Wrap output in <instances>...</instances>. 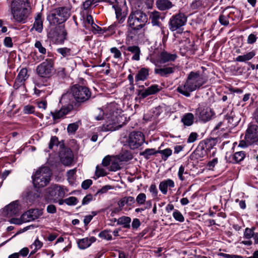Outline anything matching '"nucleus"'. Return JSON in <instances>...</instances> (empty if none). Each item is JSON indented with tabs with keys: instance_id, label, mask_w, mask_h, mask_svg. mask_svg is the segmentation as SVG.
<instances>
[{
	"instance_id": "44",
	"label": "nucleus",
	"mask_w": 258,
	"mask_h": 258,
	"mask_svg": "<svg viewBox=\"0 0 258 258\" xmlns=\"http://www.w3.org/2000/svg\"><path fill=\"white\" fill-rule=\"evenodd\" d=\"M172 153V151L170 148H166L163 150H158V153L161 154L162 159L164 161H166L171 155Z\"/></svg>"
},
{
	"instance_id": "33",
	"label": "nucleus",
	"mask_w": 258,
	"mask_h": 258,
	"mask_svg": "<svg viewBox=\"0 0 258 258\" xmlns=\"http://www.w3.org/2000/svg\"><path fill=\"white\" fill-rule=\"evenodd\" d=\"M211 0H195L191 4L194 9H197L200 7H206L210 4Z\"/></svg>"
},
{
	"instance_id": "1",
	"label": "nucleus",
	"mask_w": 258,
	"mask_h": 258,
	"mask_svg": "<svg viewBox=\"0 0 258 258\" xmlns=\"http://www.w3.org/2000/svg\"><path fill=\"white\" fill-rule=\"evenodd\" d=\"M91 94L88 87L76 84L62 95L60 102H70L78 108L90 99Z\"/></svg>"
},
{
	"instance_id": "59",
	"label": "nucleus",
	"mask_w": 258,
	"mask_h": 258,
	"mask_svg": "<svg viewBox=\"0 0 258 258\" xmlns=\"http://www.w3.org/2000/svg\"><path fill=\"white\" fill-rule=\"evenodd\" d=\"M218 255L224 258H241L242 256L237 254H229L225 253L220 252Z\"/></svg>"
},
{
	"instance_id": "19",
	"label": "nucleus",
	"mask_w": 258,
	"mask_h": 258,
	"mask_svg": "<svg viewBox=\"0 0 258 258\" xmlns=\"http://www.w3.org/2000/svg\"><path fill=\"white\" fill-rule=\"evenodd\" d=\"M47 192L50 196L56 198L63 197L65 194L63 189L57 185L48 188Z\"/></svg>"
},
{
	"instance_id": "46",
	"label": "nucleus",
	"mask_w": 258,
	"mask_h": 258,
	"mask_svg": "<svg viewBox=\"0 0 258 258\" xmlns=\"http://www.w3.org/2000/svg\"><path fill=\"white\" fill-rule=\"evenodd\" d=\"M98 3V0H86L82 4V7L84 10H89L92 6Z\"/></svg>"
},
{
	"instance_id": "27",
	"label": "nucleus",
	"mask_w": 258,
	"mask_h": 258,
	"mask_svg": "<svg viewBox=\"0 0 258 258\" xmlns=\"http://www.w3.org/2000/svg\"><path fill=\"white\" fill-rule=\"evenodd\" d=\"M175 186L174 181L171 179H167L161 181L159 185V188L163 195H166L168 187H174Z\"/></svg>"
},
{
	"instance_id": "64",
	"label": "nucleus",
	"mask_w": 258,
	"mask_h": 258,
	"mask_svg": "<svg viewBox=\"0 0 258 258\" xmlns=\"http://www.w3.org/2000/svg\"><path fill=\"white\" fill-rule=\"evenodd\" d=\"M149 191L152 194L153 197L155 198L158 195V190L155 184H152L149 188Z\"/></svg>"
},
{
	"instance_id": "37",
	"label": "nucleus",
	"mask_w": 258,
	"mask_h": 258,
	"mask_svg": "<svg viewBox=\"0 0 258 258\" xmlns=\"http://www.w3.org/2000/svg\"><path fill=\"white\" fill-rule=\"evenodd\" d=\"M64 103H67L66 105H62L60 108L62 112V114L64 117L66 115L68 114L72 110H73L75 105L70 102H63Z\"/></svg>"
},
{
	"instance_id": "22",
	"label": "nucleus",
	"mask_w": 258,
	"mask_h": 258,
	"mask_svg": "<svg viewBox=\"0 0 258 258\" xmlns=\"http://www.w3.org/2000/svg\"><path fill=\"white\" fill-rule=\"evenodd\" d=\"M42 16V14L41 13H37L36 16L35 17V21L31 30L34 29L35 31L38 33L42 32L43 28V20Z\"/></svg>"
},
{
	"instance_id": "2",
	"label": "nucleus",
	"mask_w": 258,
	"mask_h": 258,
	"mask_svg": "<svg viewBox=\"0 0 258 258\" xmlns=\"http://www.w3.org/2000/svg\"><path fill=\"white\" fill-rule=\"evenodd\" d=\"M207 79L201 75L200 71L190 72L187 76L184 84L179 85L176 91L183 96L188 97L190 92L199 89L207 82Z\"/></svg>"
},
{
	"instance_id": "61",
	"label": "nucleus",
	"mask_w": 258,
	"mask_h": 258,
	"mask_svg": "<svg viewBox=\"0 0 258 258\" xmlns=\"http://www.w3.org/2000/svg\"><path fill=\"white\" fill-rule=\"evenodd\" d=\"M35 108L32 105H26L24 107L23 111L25 114H31L34 112Z\"/></svg>"
},
{
	"instance_id": "53",
	"label": "nucleus",
	"mask_w": 258,
	"mask_h": 258,
	"mask_svg": "<svg viewBox=\"0 0 258 258\" xmlns=\"http://www.w3.org/2000/svg\"><path fill=\"white\" fill-rule=\"evenodd\" d=\"M59 144L58 138L56 136H52L48 145L49 149H52L54 146H57Z\"/></svg>"
},
{
	"instance_id": "10",
	"label": "nucleus",
	"mask_w": 258,
	"mask_h": 258,
	"mask_svg": "<svg viewBox=\"0 0 258 258\" xmlns=\"http://www.w3.org/2000/svg\"><path fill=\"white\" fill-rule=\"evenodd\" d=\"M187 17L183 13H178L173 15L170 19L169 28L173 32L176 30L182 31V27L186 23Z\"/></svg>"
},
{
	"instance_id": "12",
	"label": "nucleus",
	"mask_w": 258,
	"mask_h": 258,
	"mask_svg": "<svg viewBox=\"0 0 258 258\" xmlns=\"http://www.w3.org/2000/svg\"><path fill=\"white\" fill-rule=\"evenodd\" d=\"M245 142L248 145H250L255 143L258 141V126L256 124H250L246 130L245 135ZM239 146L241 147H245L242 144V142H240Z\"/></svg>"
},
{
	"instance_id": "9",
	"label": "nucleus",
	"mask_w": 258,
	"mask_h": 258,
	"mask_svg": "<svg viewBox=\"0 0 258 258\" xmlns=\"http://www.w3.org/2000/svg\"><path fill=\"white\" fill-rule=\"evenodd\" d=\"M49 37L57 44H63L67 39V32L64 25H58L50 30L48 33Z\"/></svg>"
},
{
	"instance_id": "56",
	"label": "nucleus",
	"mask_w": 258,
	"mask_h": 258,
	"mask_svg": "<svg viewBox=\"0 0 258 258\" xmlns=\"http://www.w3.org/2000/svg\"><path fill=\"white\" fill-rule=\"evenodd\" d=\"M95 175L98 177L104 176L106 175L105 170L102 168H100L98 165L96 167Z\"/></svg>"
},
{
	"instance_id": "29",
	"label": "nucleus",
	"mask_w": 258,
	"mask_h": 258,
	"mask_svg": "<svg viewBox=\"0 0 258 258\" xmlns=\"http://www.w3.org/2000/svg\"><path fill=\"white\" fill-rule=\"evenodd\" d=\"M112 5V8L115 10L117 20L120 24L122 23L125 19L126 14L122 12V10L118 6L117 2L116 3Z\"/></svg>"
},
{
	"instance_id": "47",
	"label": "nucleus",
	"mask_w": 258,
	"mask_h": 258,
	"mask_svg": "<svg viewBox=\"0 0 258 258\" xmlns=\"http://www.w3.org/2000/svg\"><path fill=\"white\" fill-rule=\"evenodd\" d=\"M173 218L176 220L177 221H178L179 222H183L184 221V218L182 214L180 212H179L178 210L175 209L174 210L173 213Z\"/></svg>"
},
{
	"instance_id": "41",
	"label": "nucleus",
	"mask_w": 258,
	"mask_h": 258,
	"mask_svg": "<svg viewBox=\"0 0 258 258\" xmlns=\"http://www.w3.org/2000/svg\"><path fill=\"white\" fill-rule=\"evenodd\" d=\"M27 73L28 71L26 68L22 69L18 73V75L17 76L16 79L25 82V81L28 79L29 77V75H28Z\"/></svg>"
},
{
	"instance_id": "51",
	"label": "nucleus",
	"mask_w": 258,
	"mask_h": 258,
	"mask_svg": "<svg viewBox=\"0 0 258 258\" xmlns=\"http://www.w3.org/2000/svg\"><path fill=\"white\" fill-rule=\"evenodd\" d=\"M65 204L68 206H75L79 202L78 199L75 197H70L65 199Z\"/></svg>"
},
{
	"instance_id": "31",
	"label": "nucleus",
	"mask_w": 258,
	"mask_h": 258,
	"mask_svg": "<svg viewBox=\"0 0 258 258\" xmlns=\"http://www.w3.org/2000/svg\"><path fill=\"white\" fill-rule=\"evenodd\" d=\"M201 142L203 143V145L207 152L210 151L217 144V139L211 138L203 140Z\"/></svg>"
},
{
	"instance_id": "6",
	"label": "nucleus",
	"mask_w": 258,
	"mask_h": 258,
	"mask_svg": "<svg viewBox=\"0 0 258 258\" xmlns=\"http://www.w3.org/2000/svg\"><path fill=\"white\" fill-rule=\"evenodd\" d=\"M51 171L49 167L43 166L38 169L32 176L34 186L37 188L46 186L50 180Z\"/></svg>"
},
{
	"instance_id": "28",
	"label": "nucleus",
	"mask_w": 258,
	"mask_h": 258,
	"mask_svg": "<svg viewBox=\"0 0 258 258\" xmlns=\"http://www.w3.org/2000/svg\"><path fill=\"white\" fill-rule=\"evenodd\" d=\"M245 155V152L244 151L236 152L229 156L228 162L233 164L238 163L243 160Z\"/></svg>"
},
{
	"instance_id": "54",
	"label": "nucleus",
	"mask_w": 258,
	"mask_h": 258,
	"mask_svg": "<svg viewBox=\"0 0 258 258\" xmlns=\"http://www.w3.org/2000/svg\"><path fill=\"white\" fill-rule=\"evenodd\" d=\"M218 162L217 158H215L212 160L209 161L206 164V167L208 170H214V168Z\"/></svg>"
},
{
	"instance_id": "49",
	"label": "nucleus",
	"mask_w": 258,
	"mask_h": 258,
	"mask_svg": "<svg viewBox=\"0 0 258 258\" xmlns=\"http://www.w3.org/2000/svg\"><path fill=\"white\" fill-rule=\"evenodd\" d=\"M146 200V195L144 193L139 194L136 199L138 205L139 206L145 204Z\"/></svg>"
},
{
	"instance_id": "55",
	"label": "nucleus",
	"mask_w": 258,
	"mask_h": 258,
	"mask_svg": "<svg viewBox=\"0 0 258 258\" xmlns=\"http://www.w3.org/2000/svg\"><path fill=\"white\" fill-rule=\"evenodd\" d=\"M35 47L38 49L39 52L42 54H45L46 53V49L45 47H44L41 42L40 41L37 40L34 44Z\"/></svg>"
},
{
	"instance_id": "42",
	"label": "nucleus",
	"mask_w": 258,
	"mask_h": 258,
	"mask_svg": "<svg viewBox=\"0 0 258 258\" xmlns=\"http://www.w3.org/2000/svg\"><path fill=\"white\" fill-rule=\"evenodd\" d=\"M50 113L52 117L54 123L58 122V120L64 117L60 109L55 111H51Z\"/></svg>"
},
{
	"instance_id": "62",
	"label": "nucleus",
	"mask_w": 258,
	"mask_h": 258,
	"mask_svg": "<svg viewBox=\"0 0 258 258\" xmlns=\"http://www.w3.org/2000/svg\"><path fill=\"white\" fill-rule=\"evenodd\" d=\"M93 200V196L91 194H88L83 199L82 205H85L88 204L91 201Z\"/></svg>"
},
{
	"instance_id": "4",
	"label": "nucleus",
	"mask_w": 258,
	"mask_h": 258,
	"mask_svg": "<svg viewBox=\"0 0 258 258\" xmlns=\"http://www.w3.org/2000/svg\"><path fill=\"white\" fill-rule=\"evenodd\" d=\"M149 24L147 14L140 9H133L127 19V25L132 30L139 31Z\"/></svg>"
},
{
	"instance_id": "13",
	"label": "nucleus",
	"mask_w": 258,
	"mask_h": 258,
	"mask_svg": "<svg viewBox=\"0 0 258 258\" xmlns=\"http://www.w3.org/2000/svg\"><path fill=\"white\" fill-rule=\"evenodd\" d=\"M59 157L61 163L65 166H70L74 160V155L72 150L66 147L63 144L60 145Z\"/></svg>"
},
{
	"instance_id": "25",
	"label": "nucleus",
	"mask_w": 258,
	"mask_h": 258,
	"mask_svg": "<svg viewBox=\"0 0 258 258\" xmlns=\"http://www.w3.org/2000/svg\"><path fill=\"white\" fill-rule=\"evenodd\" d=\"M156 6L160 11H167L173 6L172 2L169 0H156Z\"/></svg>"
},
{
	"instance_id": "35",
	"label": "nucleus",
	"mask_w": 258,
	"mask_h": 258,
	"mask_svg": "<svg viewBox=\"0 0 258 258\" xmlns=\"http://www.w3.org/2000/svg\"><path fill=\"white\" fill-rule=\"evenodd\" d=\"M255 55L254 50L247 53L242 55H239L235 58V61L238 62H245L252 58Z\"/></svg>"
},
{
	"instance_id": "63",
	"label": "nucleus",
	"mask_w": 258,
	"mask_h": 258,
	"mask_svg": "<svg viewBox=\"0 0 258 258\" xmlns=\"http://www.w3.org/2000/svg\"><path fill=\"white\" fill-rule=\"evenodd\" d=\"M92 184V180L91 179H86L82 183V188L84 189H87Z\"/></svg>"
},
{
	"instance_id": "30",
	"label": "nucleus",
	"mask_w": 258,
	"mask_h": 258,
	"mask_svg": "<svg viewBox=\"0 0 258 258\" xmlns=\"http://www.w3.org/2000/svg\"><path fill=\"white\" fill-rule=\"evenodd\" d=\"M194 153L195 154L197 159L202 158L207 155V152L201 141L194 151Z\"/></svg>"
},
{
	"instance_id": "38",
	"label": "nucleus",
	"mask_w": 258,
	"mask_h": 258,
	"mask_svg": "<svg viewBox=\"0 0 258 258\" xmlns=\"http://www.w3.org/2000/svg\"><path fill=\"white\" fill-rule=\"evenodd\" d=\"M158 153V150H156L155 149H146L143 152L140 153V155L144 156V157L148 160L151 156L156 155Z\"/></svg>"
},
{
	"instance_id": "5",
	"label": "nucleus",
	"mask_w": 258,
	"mask_h": 258,
	"mask_svg": "<svg viewBox=\"0 0 258 258\" xmlns=\"http://www.w3.org/2000/svg\"><path fill=\"white\" fill-rule=\"evenodd\" d=\"M70 17V10L66 7H58L50 11L47 20L50 25H62Z\"/></svg>"
},
{
	"instance_id": "23",
	"label": "nucleus",
	"mask_w": 258,
	"mask_h": 258,
	"mask_svg": "<svg viewBox=\"0 0 258 258\" xmlns=\"http://www.w3.org/2000/svg\"><path fill=\"white\" fill-rule=\"evenodd\" d=\"M56 52L67 59H70L76 55L71 48L66 47L58 48L56 49Z\"/></svg>"
},
{
	"instance_id": "7",
	"label": "nucleus",
	"mask_w": 258,
	"mask_h": 258,
	"mask_svg": "<svg viewBox=\"0 0 258 258\" xmlns=\"http://www.w3.org/2000/svg\"><path fill=\"white\" fill-rule=\"evenodd\" d=\"M36 72L40 78L50 79L55 72L54 60L51 58H46L37 66Z\"/></svg>"
},
{
	"instance_id": "15",
	"label": "nucleus",
	"mask_w": 258,
	"mask_h": 258,
	"mask_svg": "<svg viewBox=\"0 0 258 258\" xmlns=\"http://www.w3.org/2000/svg\"><path fill=\"white\" fill-rule=\"evenodd\" d=\"M42 214V209H30L22 215V219L24 222H28L37 219Z\"/></svg>"
},
{
	"instance_id": "57",
	"label": "nucleus",
	"mask_w": 258,
	"mask_h": 258,
	"mask_svg": "<svg viewBox=\"0 0 258 258\" xmlns=\"http://www.w3.org/2000/svg\"><path fill=\"white\" fill-rule=\"evenodd\" d=\"M141 225L140 220L138 218H134L132 223V227L133 230H137Z\"/></svg>"
},
{
	"instance_id": "34",
	"label": "nucleus",
	"mask_w": 258,
	"mask_h": 258,
	"mask_svg": "<svg viewBox=\"0 0 258 258\" xmlns=\"http://www.w3.org/2000/svg\"><path fill=\"white\" fill-rule=\"evenodd\" d=\"M194 115L191 113L184 114L181 118V121L185 126H190L194 123Z\"/></svg>"
},
{
	"instance_id": "52",
	"label": "nucleus",
	"mask_w": 258,
	"mask_h": 258,
	"mask_svg": "<svg viewBox=\"0 0 258 258\" xmlns=\"http://www.w3.org/2000/svg\"><path fill=\"white\" fill-rule=\"evenodd\" d=\"M92 32L94 34H103L106 32L105 28H101L100 27L97 25L96 24L92 26Z\"/></svg>"
},
{
	"instance_id": "8",
	"label": "nucleus",
	"mask_w": 258,
	"mask_h": 258,
	"mask_svg": "<svg viewBox=\"0 0 258 258\" xmlns=\"http://www.w3.org/2000/svg\"><path fill=\"white\" fill-rule=\"evenodd\" d=\"M117 114V112L110 113L109 116L107 117L108 120L106 123L98 127V130L101 132L114 131L121 127L122 124L120 123L121 116Z\"/></svg>"
},
{
	"instance_id": "39",
	"label": "nucleus",
	"mask_w": 258,
	"mask_h": 258,
	"mask_svg": "<svg viewBox=\"0 0 258 258\" xmlns=\"http://www.w3.org/2000/svg\"><path fill=\"white\" fill-rule=\"evenodd\" d=\"M77 244L79 248L84 249L91 245V242L89 241L88 237L79 239Z\"/></svg>"
},
{
	"instance_id": "14",
	"label": "nucleus",
	"mask_w": 258,
	"mask_h": 258,
	"mask_svg": "<svg viewBox=\"0 0 258 258\" xmlns=\"http://www.w3.org/2000/svg\"><path fill=\"white\" fill-rule=\"evenodd\" d=\"M213 114V112L209 107H199L195 111L196 118L205 122L210 120Z\"/></svg>"
},
{
	"instance_id": "32",
	"label": "nucleus",
	"mask_w": 258,
	"mask_h": 258,
	"mask_svg": "<svg viewBox=\"0 0 258 258\" xmlns=\"http://www.w3.org/2000/svg\"><path fill=\"white\" fill-rule=\"evenodd\" d=\"M131 218L127 216H121L117 219L118 225H122L123 228L129 229L131 228Z\"/></svg>"
},
{
	"instance_id": "3",
	"label": "nucleus",
	"mask_w": 258,
	"mask_h": 258,
	"mask_svg": "<svg viewBox=\"0 0 258 258\" xmlns=\"http://www.w3.org/2000/svg\"><path fill=\"white\" fill-rule=\"evenodd\" d=\"M30 7L28 0H12L10 9L15 20L18 23H25L29 15L28 8Z\"/></svg>"
},
{
	"instance_id": "18",
	"label": "nucleus",
	"mask_w": 258,
	"mask_h": 258,
	"mask_svg": "<svg viewBox=\"0 0 258 258\" xmlns=\"http://www.w3.org/2000/svg\"><path fill=\"white\" fill-rule=\"evenodd\" d=\"M4 212L7 217H12L17 215L19 211V205L17 201L13 202L4 208Z\"/></svg>"
},
{
	"instance_id": "36",
	"label": "nucleus",
	"mask_w": 258,
	"mask_h": 258,
	"mask_svg": "<svg viewBox=\"0 0 258 258\" xmlns=\"http://www.w3.org/2000/svg\"><path fill=\"white\" fill-rule=\"evenodd\" d=\"M133 158L132 153L128 150L122 151L119 155V159L121 161L127 162L132 160Z\"/></svg>"
},
{
	"instance_id": "21",
	"label": "nucleus",
	"mask_w": 258,
	"mask_h": 258,
	"mask_svg": "<svg viewBox=\"0 0 258 258\" xmlns=\"http://www.w3.org/2000/svg\"><path fill=\"white\" fill-rule=\"evenodd\" d=\"M149 18L151 20V22L153 26H157L161 29L162 28V24L159 21L160 19H161V13L160 12L156 11L151 12Z\"/></svg>"
},
{
	"instance_id": "40",
	"label": "nucleus",
	"mask_w": 258,
	"mask_h": 258,
	"mask_svg": "<svg viewBox=\"0 0 258 258\" xmlns=\"http://www.w3.org/2000/svg\"><path fill=\"white\" fill-rule=\"evenodd\" d=\"M56 76L58 77V82L66 78L67 76L66 70L64 68H58L56 71Z\"/></svg>"
},
{
	"instance_id": "60",
	"label": "nucleus",
	"mask_w": 258,
	"mask_h": 258,
	"mask_svg": "<svg viewBox=\"0 0 258 258\" xmlns=\"http://www.w3.org/2000/svg\"><path fill=\"white\" fill-rule=\"evenodd\" d=\"M111 53L113 54V56L115 58H118L121 57V53L116 47H112L110 49Z\"/></svg>"
},
{
	"instance_id": "58",
	"label": "nucleus",
	"mask_w": 258,
	"mask_h": 258,
	"mask_svg": "<svg viewBox=\"0 0 258 258\" xmlns=\"http://www.w3.org/2000/svg\"><path fill=\"white\" fill-rule=\"evenodd\" d=\"M198 137V135L197 133H195V132L191 133L187 139V142L188 143H194V142H195L197 140Z\"/></svg>"
},
{
	"instance_id": "17",
	"label": "nucleus",
	"mask_w": 258,
	"mask_h": 258,
	"mask_svg": "<svg viewBox=\"0 0 258 258\" xmlns=\"http://www.w3.org/2000/svg\"><path fill=\"white\" fill-rule=\"evenodd\" d=\"M149 76V69L146 68H142L136 74L135 77V85L138 86L139 88H144L143 85H139L140 81H145Z\"/></svg>"
},
{
	"instance_id": "20",
	"label": "nucleus",
	"mask_w": 258,
	"mask_h": 258,
	"mask_svg": "<svg viewBox=\"0 0 258 258\" xmlns=\"http://www.w3.org/2000/svg\"><path fill=\"white\" fill-rule=\"evenodd\" d=\"M120 48H123L124 50H127L129 52H131L132 53L134 54L132 58V60L136 61H138L140 60L141 50L140 47L138 46L133 45L126 47L125 46L122 45L120 47Z\"/></svg>"
},
{
	"instance_id": "24",
	"label": "nucleus",
	"mask_w": 258,
	"mask_h": 258,
	"mask_svg": "<svg viewBox=\"0 0 258 258\" xmlns=\"http://www.w3.org/2000/svg\"><path fill=\"white\" fill-rule=\"evenodd\" d=\"M176 70L175 66L168 67L163 68L155 69L154 73L161 77H167L170 74H173Z\"/></svg>"
},
{
	"instance_id": "50",
	"label": "nucleus",
	"mask_w": 258,
	"mask_h": 258,
	"mask_svg": "<svg viewBox=\"0 0 258 258\" xmlns=\"http://www.w3.org/2000/svg\"><path fill=\"white\" fill-rule=\"evenodd\" d=\"M79 125L77 122L70 123L67 127V131L69 134H74L78 129Z\"/></svg>"
},
{
	"instance_id": "11",
	"label": "nucleus",
	"mask_w": 258,
	"mask_h": 258,
	"mask_svg": "<svg viewBox=\"0 0 258 258\" xmlns=\"http://www.w3.org/2000/svg\"><path fill=\"white\" fill-rule=\"evenodd\" d=\"M144 134L141 132H133L129 135L127 143L131 149L134 150L140 147L144 142Z\"/></svg>"
},
{
	"instance_id": "43",
	"label": "nucleus",
	"mask_w": 258,
	"mask_h": 258,
	"mask_svg": "<svg viewBox=\"0 0 258 258\" xmlns=\"http://www.w3.org/2000/svg\"><path fill=\"white\" fill-rule=\"evenodd\" d=\"M255 229V227H252L251 228H246L244 231L243 237L247 239H250L253 236V233Z\"/></svg>"
},
{
	"instance_id": "26",
	"label": "nucleus",
	"mask_w": 258,
	"mask_h": 258,
	"mask_svg": "<svg viewBox=\"0 0 258 258\" xmlns=\"http://www.w3.org/2000/svg\"><path fill=\"white\" fill-rule=\"evenodd\" d=\"M177 55L175 54H171L166 51L161 52L160 54L159 59L161 63H165L169 61H174Z\"/></svg>"
},
{
	"instance_id": "16",
	"label": "nucleus",
	"mask_w": 258,
	"mask_h": 258,
	"mask_svg": "<svg viewBox=\"0 0 258 258\" xmlns=\"http://www.w3.org/2000/svg\"><path fill=\"white\" fill-rule=\"evenodd\" d=\"M161 89V87H159V85L154 84L145 90H137V93L140 99H144L149 95L159 92Z\"/></svg>"
},
{
	"instance_id": "45",
	"label": "nucleus",
	"mask_w": 258,
	"mask_h": 258,
	"mask_svg": "<svg viewBox=\"0 0 258 258\" xmlns=\"http://www.w3.org/2000/svg\"><path fill=\"white\" fill-rule=\"evenodd\" d=\"M110 231V230H104L99 233L98 236L102 239H106L107 240H111L112 238L111 235L109 233Z\"/></svg>"
},
{
	"instance_id": "48",
	"label": "nucleus",
	"mask_w": 258,
	"mask_h": 258,
	"mask_svg": "<svg viewBox=\"0 0 258 258\" xmlns=\"http://www.w3.org/2000/svg\"><path fill=\"white\" fill-rule=\"evenodd\" d=\"M229 15H224L221 14L219 17V22L221 24V25H223L224 26H227L229 24Z\"/></svg>"
}]
</instances>
